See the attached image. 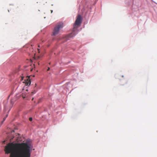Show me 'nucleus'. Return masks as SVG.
Here are the masks:
<instances>
[{
  "instance_id": "1",
  "label": "nucleus",
  "mask_w": 157,
  "mask_h": 157,
  "mask_svg": "<svg viewBox=\"0 0 157 157\" xmlns=\"http://www.w3.org/2000/svg\"><path fill=\"white\" fill-rule=\"evenodd\" d=\"M30 147L26 143H10L6 146L5 151L7 154L10 153V157H30Z\"/></svg>"
},
{
  "instance_id": "2",
  "label": "nucleus",
  "mask_w": 157,
  "mask_h": 157,
  "mask_svg": "<svg viewBox=\"0 0 157 157\" xmlns=\"http://www.w3.org/2000/svg\"><path fill=\"white\" fill-rule=\"evenodd\" d=\"M63 27V23L60 22L56 24L52 32V36H55L58 34L60 30Z\"/></svg>"
},
{
  "instance_id": "3",
  "label": "nucleus",
  "mask_w": 157,
  "mask_h": 157,
  "mask_svg": "<svg viewBox=\"0 0 157 157\" xmlns=\"http://www.w3.org/2000/svg\"><path fill=\"white\" fill-rule=\"evenodd\" d=\"M82 21V17L81 15H78L76 19L74 25V29L75 28H77V26L76 27V26H78L80 25Z\"/></svg>"
},
{
  "instance_id": "4",
  "label": "nucleus",
  "mask_w": 157,
  "mask_h": 157,
  "mask_svg": "<svg viewBox=\"0 0 157 157\" xmlns=\"http://www.w3.org/2000/svg\"><path fill=\"white\" fill-rule=\"evenodd\" d=\"M24 81V82L26 86H29L30 85L31 82L29 77H26Z\"/></svg>"
},
{
  "instance_id": "5",
  "label": "nucleus",
  "mask_w": 157,
  "mask_h": 157,
  "mask_svg": "<svg viewBox=\"0 0 157 157\" xmlns=\"http://www.w3.org/2000/svg\"><path fill=\"white\" fill-rule=\"evenodd\" d=\"M74 34L73 32L71 33V34H69L67 36V37L69 38L70 37H72L75 36V35H73V34Z\"/></svg>"
},
{
  "instance_id": "6",
  "label": "nucleus",
  "mask_w": 157,
  "mask_h": 157,
  "mask_svg": "<svg viewBox=\"0 0 157 157\" xmlns=\"http://www.w3.org/2000/svg\"><path fill=\"white\" fill-rule=\"evenodd\" d=\"M36 93V91L35 90H34L33 91H32L31 92V94H35Z\"/></svg>"
},
{
  "instance_id": "7",
  "label": "nucleus",
  "mask_w": 157,
  "mask_h": 157,
  "mask_svg": "<svg viewBox=\"0 0 157 157\" xmlns=\"http://www.w3.org/2000/svg\"><path fill=\"white\" fill-rule=\"evenodd\" d=\"M6 118V117L3 118V121L1 122V124H3V122H4V121L5 120Z\"/></svg>"
},
{
  "instance_id": "8",
  "label": "nucleus",
  "mask_w": 157,
  "mask_h": 157,
  "mask_svg": "<svg viewBox=\"0 0 157 157\" xmlns=\"http://www.w3.org/2000/svg\"><path fill=\"white\" fill-rule=\"evenodd\" d=\"M32 117H29V121H32Z\"/></svg>"
},
{
  "instance_id": "9",
  "label": "nucleus",
  "mask_w": 157,
  "mask_h": 157,
  "mask_svg": "<svg viewBox=\"0 0 157 157\" xmlns=\"http://www.w3.org/2000/svg\"><path fill=\"white\" fill-rule=\"evenodd\" d=\"M40 49L39 48H37V50H38V52L39 53V52H40Z\"/></svg>"
},
{
  "instance_id": "10",
  "label": "nucleus",
  "mask_w": 157,
  "mask_h": 157,
  "mask_svg": "<svg viewBox=\"0 0 157 157\" xmlns=\"http://www.w3.org/2000/svg\"><path fill=\"white\" fill-rule=\"evenodd\" d=\"M49 70H50V68L49 67H48L47 70L48 71H49Z\"/></svg>"
},
{
  "instance_id": "11",
  "label": "nucleus",
  "mask_w": 157,
  "mask_h": 157,
  "mask_svg": "<svg viewBox=\"0 0 157 157\" xmlns=\"http://www.w3.org/2000/svg\"><path fill=\"white\" fill-rule=\"evenodd\" d=\"M51 13H52V12H53V10H51Z\"/></svg>"
},
{
  "instance_id": "12",
  "label": "nucleus",
  "mask_w": 157,
  "mask_h": 157,
  "mask_svg": "<svg viewBox=\"0 0 157 157\" xmlns=\"http://www.w3.org/2000/svg\"><path fill=\"white\" fill-rule=\"evenodd\" d=\"M7 116H8V114H6V117Z\"/></svg>"
},
{
  "instance_id": "13",
  "label": "nucleus",
  "mask_w": 157,
  "mask_h": 157,
  "mask_svg": "<svg viewBox=\"0 0 157 157\" xmlns=\"http://www.w3.org/2000/svg\"><path fill=\"white\" fill-rule=\"evenodd\" d=\"M38 47H40V45H39L38 46Z\"/></svg>"
},
{
  "instance_id": "14",
  "label": "nucleus",
  "mask_w": 157,
  "mask_h": 157,
  "mask_svg": "<svg viewBox=\"0 0 157 157\" xmlns=\"http://www.w3.org/2000/svg\"><path fill=\"white\" fill-rule=\"evenodd\" d=\"M26 91L27 92L28 91V90H26Z\"/></svg>"
},
{
  "instance_id": "15",
  "label": "nucleus",
  "mask_w": 157,
  "mask_h": 157,
  "mask_svg": "<svg viewBox=\"0 0 157 157\" xmlns=\"http://www.w3.org/2000/svg\"><path fill=\"white\" fill-rule=\"evenodd\" d=\"M4 109H5V110H6V109H5V107L4 108Z\"/></svg>"
}]
</instances>
